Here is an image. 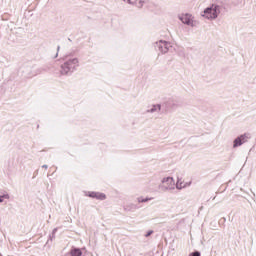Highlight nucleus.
<instances>
[{"instance_id":"f8f14e48","label":"nucleus","mask_w":256,"mask_h":256,"mask_svg":"<svg viewBox=\"0 0 256 256\" xmlns=\"http://www.w3.org/2000/svg\"><path fill=\"white\" fill-rule=\"evenodd\" d=\"M153 233V231H150L146 234V237H149L151 234Z\"/></svg>"},{"instance_id":"6e6552de","label":"nucleus","mask_w":256,"mask_h":256,"mask_svg":"<svg viewBox=\"0 0 256 256\" xmlns=\"http://www.w3.org/2000/svg\"><path fill=\"white\" fill-rule=\"evenodd\" d=\"M71 255L72 256H81V255H83V253L79 249H74V250H72Z\"/></svg>"},{"instance_id":"423d86ee","label":"nucleus","mask_w":256,"mask_h":256,"mask_svg":"<svg viewBox=\"0 0 256 256\" xmlns=\"http://www.w3.org/2000/svg\"><path fill=\"white\" fill-rule=\"evenodd\" d=\"M247 139H249V136L242 135L234 140V147H239L243 145V143H247Z\"/></svg>"},{"instance_id":"0eeeda50","label":"nucleus","mask_w":256,"mask_h":256,"mask_svg":"<svg viewBox=\"0 0 256 256\" xmlns=\"http://www.w3.org/2000/svg\"><path fill=\"white\" fill-rule=\"evenodd\" d=\"M171 47V43L167 41H160L159 42V49L162 53H167L169 51V48Z\"/></svg>"},{"instance_id":"f257e3e1","label":"nucleus","mask_w":256,"mask_h":256,"mask_svg":"<svg viewBox=\"0 0 256 256\" xmlns=\"http://www.w3.org/2000/svg\"><path fill=\"white\" fill-rule=\"evenodd\" d=\"M76 67H79V60L77 58H72L68 61H66L62 66L60 73L62 75H67L71 69H75Z\"/></svg>"},{"instance_id":"7ed1b4c3","label":"nucleus","mask_w":256,"mask_h":256,"mask_svg":"<svg viewBox=\"0 0 256 256\" xmlns=\"http://www.w3.org/2000/svg\"><path fill=\"white\" fill-rule=\"evenodd\" d=\"M180 21H182V23L185 25H189L190 27H195V25H197V22L194 20L193 15L191 14H182L180 16Z\"/></svg>"},{"instance_id":"9d476101","label":"nucleus","mask_w":256,"mask_h":256,"mask_svg":"<svg viewBox=\"0 0 256 256\" xmlns=\"http://www.w3.org/2000/svg\"><path fill=\"white\" fill-rule=\"evenodd\" d=\"M138 201L139 203H147V201H151V198H146V199L139 198Z\"/></svg>"},{"instance_id":"39448f33","label":"nucleus","mask_w":256,"mask_h":256,"mask_svg":"<svg viewBox=\"0 0 256 256\" xmlns=\"http://www.w3.org/2000/svg\"><path fill=\"white\" fill-rule=\"evenodd\" d=\"M87 196L92 199H98L99 201H105V199H107V196L100 192H88Z\"/></svg>"},{"instance_id":"9b49d317","label":"nucleus","mask_w":256,"mask_h":256,"mask_svg":"<svg viewBox=\"0 0 256 256\" xmlns=\"http://www.w3.org/2000/svg\"><path fill=\"white\" fill-rule=\"evenodd\" d=\"M189 256H201V253L199 252H193Z\"/></svg>"},{"instance_id":"1a4fd4ad","label":"nucleus","mask_w":256,"mask_h":256,"mask_svg":"<svg viewBox=\"0 0 256 256\" xmlns=\"http://www.w3.org/2000/svg\"><path fill=\"white\" fill-rule=\"evenodd\" d=\"M5 199H9V195L8 194L0 196V203H3V201H5Z\"/></svg>"},{"instance_id":"f03ea898","label":"nucleus","mask_w":256,"mask_h":256,"mask_svg":"<svg viewBox=\"0 0 256 256\" xmlns=\"http://www.w3.org/2000/svg\"><path fill=\"white\" fill-rule=\"evenodd\" d=\"M217 15H219V7L212 5L210 8L204 10L203 17L206 19H217Z\"/></svg>"},{"instance_id":"20e7f679","label":"nucleus","mask_w":256,"mask_h":256,"mask_svg":"<svg viewBox=\"0 0 256 256\" xmlns=\"http://www.w3.org/2000/svg\"><path fill=\"white\" fill-rule=\"evenodd\" d=\"M162 187L164 189H173L175 187V180L172 177L164 178L162 181Z\"/></svg>"}]
</instances>
